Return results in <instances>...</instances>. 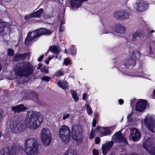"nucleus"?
Segmentation results:
<instances>
[{
	"label": "nucleus",
	"instance_id": "obj_1",
	"mask_svg": "<svg viewBox=\"0 0 155 155\" xmlns=\"http://www.w3.org/2000/svg\"><path fill=\"white\" fill-rule=\"evenodd\" d=\"M43 120V117L38 112L29 111L28 112L25 125L21 124L15 121H12L10 123V128L12 132L18 133L23 130L25 127L31 130L37 128Z\"/></svg>",
	"mask_w": 155,
	"mask_h": 155
},
{
	"label": "nucleus",
	"instance_id": "obj_2",
	"mask_svg": "<svg viewBox=\"0 0 155 155\" xmlns=\"http://www.w3.org/2000/svg\"><path fill=\"white\" fill-rule=\"evenodd\" d=\"M32 64L29 62H23L17 64L14 67L15 75L21 77L28 76L31 74L34 70Z\"/></svg>",
	"mask_w": 155,
	"mask_h": 155
},
{
	"label": "nucleus",
	"instance_id": "obj_3",
	"mask_svg": "<svg viewBox=\"0 0 155 155\" xmlns=\"http://www.w3.org/2000/svg\"><path fill=\"white\" fill-rule=\"evenodd\" d=\"M39 146L37 139L28 138L24 143V152L27 155H37L39 153Z\"/></svg>",
	"mask_w": 155,
	"mask_h": 155
},
{
	"label": "nucleus",
	"instance_id": "obj_4",
	"mask_svg": "<svg viewBox=\"0 0 155 155\" xmlns=\"http://www.w3.org/2000/svg\"><path fill=\"white\" fill-rule=\"evenodd\" d=\"M52 133L47 127L43 128L41 132V139L43 145L45 146L49 145L52 140Z\"/></svg>",
	"mask_w": 155,
	"mask_h": 155
},
{
	"label": "nucleus",
	"instance_id": "obj_5",
	"mask_svg": "<svg viewBox=\"0 0 155 155\" xmlns=\"http://www.w3.org/2000/svg\"><path fill=\"white\" fill-rule=\"evenodd\" d=\"M72 137L77 142H81L83 139V130L79 125L74 124L72 127Z\"/></svg>",
	"mask_w": 155,
	"mask_h": 155
},
{
	"label": "nucleus",
	"instance_id": "obj_6",
	"mask_svg": "<svg viewBox=\"0 0 155 155\" xmlns=\"http://www.w3.org/2000/svg\"><path fill=\"white\" fill-rule=\"evenodd\" d=\"M58 134L63 142L66 143L69 141L71 138L70 130L67 126H61L58 131Z\"/></svg>",
	"mask_w": 155,
	"mask_h": 155
},
{
	"label": "nucleus",
	"instance_id": "obj_7",
	"mask_svg": "<svg viewBox=\"0 0 155 155\" xmlns=\"http://www.w3.org/2000/svg\"><path fill=\"white\" fill-rule=\"evenodd\" d=\"M140 57V53L139 51H134L132 57L125 62L124 66L126 68H128L130 66L134 67L136 64V60H139Z\"/></svg>",
	"mask_w": 155,
	"mask_h": 155
},
{
	"label": "nucleus",
	"instance_id": "obj_8",
	"mask_svg": "<svg viewBox=\"0 0 155 155\" xmlns=\"http://www.w3.org/2000/svg\"><path fill=\"white\" fill-rule=\"evenodd\" d=\"M150 139L148 138L143 143V147L151 155H155V147H151Z\"/></svg>",
	"mask_w": 155,
	"mask_h": 155
},
{
	"label": "nucleus",
	"instance_id": "obj_9",
	"mask_svg": "<svg viewBox=\"0 0 155 155\" xmlns=\"http://www.w3.org/2000/svg\"><path fill=\"white\" fill-rule=\"evenodd\" d=\"M19 150V148L16 146L9 147L2 150V152H3L2 155H16Z\"/></svg>",
	"mask_w": 155,
	"mask_h": 155
},
{
	"label": "nucleus",
	"instance_id": "obj_10",
	"mask_svg": "<svg viewBox=\"0 0 155 155\" xmlns=\"http://www.w3.org/2000/svg\"><path fill=\"white\" fill-rule=\"evenodd\" d=\"M112 139L113 140L116 142H123L124 143H127V140L123 137L120 131L116 133L113 136Z\"/></svg>",
	"mask_w": 155,
	"mask_h": 155
},
{
	"label": "nucleus",
	"instance_id": "obj_11",
	"mask_svg": "<svg viewBox=\"0 0 155 155\" xmlns=\"http://www.w3.org/2000/svg\"><path fill=\"white\" fill-rule=\"evenodd\" d=\"M31 32L35 34L34 36L36 38H38L39 36L42 35H50L51 33L50 30L44 28H40Z\"/></svg>",
	"mask_w": 155,
	"mask_h": 155
},
{
	"label": "nucleus",
	"instance_id": "obj_12",
	"mask_svg": "<svg viewBox=\"0 0 155 155\" xmlns=\"http://www.w3.org/2000/svg\"><path fill=\"white\" fill-rule=\"evenodd\" d=\"M147 105L146 101L143 100H140L136 104L135 109L139 112L143 111L145 109Z\"/></svg>",
	"mask_w": 155,
	"mask_h": 155
},
{
	"label": "nucleus",
	"instance_id": "obj_13",
	"mask_svg": "<svg viewBox=\"0 0 155 155\" xmlns=\"http://www.w3.org/2000/svg\"><path fill=\"white\" fill-rule=\"evenodd\" d=\"M131 132L129 137L134 141H137L140 137V134L139 132L136 129H130Z\"/></svg>",
	"mask_w": 155,
	"mask_h": 155
},
{
	"label": "nucleus",
	"instance_id": "obj_14",
	"mask_svg": "<svg viewBox=\"0 0 155 155\" xmlns=\"http://www.w3.org/2000/svg\"><path fill=\"white\" fill-rule=\"evenodd\" d=\"M113 144V141H110L102 145V152L104 155H106L107 154V152L111 149Z\"/></svg>",
	"mask_w": 155,
	"mask_h": 155
},
{
	"label": "nucleus",
	"instance_id": "obj_15",
	"mask_svg": "<svg viewBox=\"0 0 155 155\" xmlns=\"http://www.w3.org/2000/svg\"><path fill=\"white\" fill-rule=\"evenodd\" d=\"M34 33L29 32L25 40V43L27 45L29 46L31 44V42L33 40L35 41L36 38L34 36Z\"/></svg>",
	"mask_w": 155,
	"mask_h": 155
},
{
	"label": "nucleus",
	"instance_id": "obj_16",
	"mask_svg": "<svg viewBox=\"0 0 155 155\" xmlns=\"http://www.w3.org/2000/svg\"><path fill=\"white\" fill-rule=\"evenodd\" d=\"M134 8L138 12H141L147 9L148 5L143 2H140L135 5Z\"/></svg>",
	"mask_w": 155,
	"mask_h": 155
},
{
	"label": "nucleus",
	"instance_id": "obj_17",
	"mask_svg": "<svg viewBox=\"0 0 155 155\" xmlns=\"http://www.w3.org/2000/svg\"><path fill=\"white\" fill-rule=\"evenodd\" d=\"M145 124L151 131L155 133V119H149L145 121Z\"/></svg>",
	"mask_w": 155,
	"mask_h": 155
},
{
	"label": "nucleus",
	"instance_id": "obj_18",
	"mask_svg": "<svg viewBox=\"0 0 155 155\" xmlns=\"http://www.w3.org/2000/svg\"><path fill=\"white\" fill-rule=\"evenodd\" d=\"M27 109L23 104H21L15 106H13L11 108L12 110L15 113L24 112Z\"/></svg>",
	"mask_w": 155,
	"mask_h": 155
},
{
	"label": "nucleus",
	"instance_id": "obj_19",
	"mask_svg": "<svg viewBox=\"0 0 155 155\" xmlns=\"http://www.w3.org/2000/svg\"><path fill=\"white\" fill-rule=\"evenodd\" d=\"M87 0H70V2L71 7L73 8L76 7L77 8L80 7L83 2Z\"/></svg>",
	"mask_w": 155,
	"mask_h": 155
},
{
	"label": "nucleus",
	"instance_id": "obj_20",
	"mask_svg": "<svg viewBox=\"0 0 155 155\" xmlns=\"http://www.w3.org/2000/svg\"><path fill=\"white\" fill-rule=\"evenodd\" d=\"M143 33L141 31H138L135 32L132 35V40L135 41L137 40V37L140 38L143 36Z\"/></svg>",
	"mask_w": 155,
	"mask_h": 155
},
{
	"label": "nucleus",
	"instance_id": "obj_21",
	"mask_svg": "<svg viewBox=\"0 0 155 155\" xmlns=\"http://www.w3.org/2000/svg\"><path fill=\"white\" fill-rule=\"evenodd\" d=\"M126 28L120 24H118L115 26V31L116 32L120 34H124L125 33Z\"/></svg>",
	"mask_w": 155,
	"mask_h": 155
},
{
	"label": "nucleus",
	"instance_id": "obj_22",
	"mask_svg": "<svg viewBox=\"0 0 155 155\" xmlns=\"http://www.w3.org/2000/svg\"><path fill=\"white\" fill-rule=\"evenodd\" d=\"M49 50L54 54H58L61 51L59 46L53 45L51 46L49 48Z\"/></svg>",
	"mask_w": 155,
	"mask_h": 155
},
{
	"label": "nucleus",
	"instance_id": "obj_23",
	"mask_svg": "<svg viewBox=\"0 0 155 155\" xmlns=\"http://www.w3.org/2000/svg\"><path fill=\"white\" fill-rule=\"evenodd\" d=\"M31 94H34L35 95V94L33 92V91L30 90H26L23 91L21 92V94L23 97L29 98Z\"/></svg>",
	"mask_w": 155,
	"mask_h": 155
},
{
	"label": "nucleus",
	"instance_id": "obj_24",
	"mask_svg": "<svg viewBox=\"0 0 155 155\" xmlns=\"http://www.w3.org/2000/svg\"><path fill=\"white\" fill-rule=\"evenodd\" d=\"M58 85L63 89H66L68 87V84L66 81L60 80L57 83Z\"/></svg>",
	"mask_w": 155,
	"mask_h": 155
},
{
	"label": "nucleus",
	"instance_id": "obj_25",
	"mask_svg": "<svg viewBox=\"0 0 155 155\" xmlns=\"http://www.w3.org/2000/svg\"><path fill=\"white\" fill-rule=\"evenodd\" d=\"M27 56V54H15L14 58L15 60L16 61H20L23 59Z\"/></svg>",
	"mask_w": 155,
	"mask_h": 155
},
{
	"label": "nucleus",
	"instance_id": "obj_26",
	"mask_svg": "<svg viewBox=\"0 0 155 155\" xmlns=\"http://www.w3.org/2000/svg\"><path fill=\"white\" fill-rule=\"evenodd\" d=\"M122 15L121 20H125L129 18L130 14L127 11L122 10Z\"/></svg>",
	"mask_w": 155,
	"mask_h": 155
},
{
	"label": "nucleus",
	"instance_id": "obj_27",
	"mask_svg": "<svg viewBox=\"0 0 155 155\" xmlns=\"http://www.w3.org/2000/svg\"><path fill=\"white\" fill-rule=\"evenodd\" d=\"M64 155H78V154L76 151L71 148H69L65 152Z\"/></svg>",
	"mask_w": 155,
	"mask_h": 155
},
{
	"label": "nucleus",
	"instance_id": "obj_28",
	"mask_svg": "<svg viewBox=\"0 0 155 155\" xmlns=\"http://www.w3.org/2000/svg\"><path fill=\"white\" fill-rule=\"evenodd\" d=\"M122 10L119 11L115 12L113 14V17L117 19L121 20V18L122 16Z\"/></svg>",
	"mask_w": 155,
	"mask_h": 155
},
{
	"label": "nucleus",
	"instance_id": "obj_29",
	"mask_svg": "<svg viewBox=\"0 0 155 155\" xmlns=\"http://www.w3.org/2000/svg\"><path fill=\"white\" fill-rule=\"evenodd\" d=\"M43 12V10L42 8H41L36 12L32 13L33 18H39L40 17Z\"/></svg>",
	"mask_w": 155,
	"mask_h": 155
},
{
	"label": "nucleus",
	"instance_id": "obj_30",
	"mask_svg": "<svg viewBox=\"0 0 155 155\" xmlns=\"http://www.w3.org/2000/svg\"><path fill=\"white\" fill-rule=\"evenodd\" d=\"M7 24V22L0 19V33L4 31V28L6 26Z\"/></svg>",
	"mask_w": 155,
	"mask_h": 155
},
{
	"label": "nucleus",
	"instance_id": "obj_31",
	"mask_svg": "<svg viewBox=\"0 0 155 155\" xmlns=\"http://www.w3.org/2000/svg\"><path fill=\"white\" fill-rule=\"evenodd\" d=\"M114 28L113 27L107 26L105 28V30L103 32V33L107 34L109 33H111L114 31Z\"/></svg>",
	"mask_w": 155,
	"mask_h": 155
},
{
	"label": "nucleus",
	"instance_id": "obj_32",
	"mask_svg": "<svg viewBox=\"0 0 155 155\" xmlns=\"http://www.w3.org/2000/svg\"><path fill=\"white\" fill-rule=\"evenodd\" d=\"M71 91L72 97L74 100L76 101H78V100L79 97L78 96L77 94L74 91Z\"/></svg>",
	"mask_w": 155,
	"mask_h": 155
},
{
	"label": "nucleus",
	"instance_id": "obj_33",
	"mask_svg": "<svg viewBox=\"0 0 155 155\" xmlns=\"http://www.w3.org/2000/svg\"><path fill=\"white\" fill-rule=\"evenodd\" d=\"M70 52L71 54L75 55L76 52V48L74 46H72L70 49Z\"/></svg>",
	"mask_w": 155,
	"mask_h": 155
},
{
	"label": "nucleus",
	"instance_id": "obj_34",
	"mask_svg": "<svg viewBox=\"0 0 155 155\" xmlns=\"http://www.w3.org/2000/svg\"><path fill=\"white\" fill-rule=\"evenodd\" d=\"M86 110L87 111L88 114H90L92 113V110L91 107L88 104L86 105Z\"/></svg>",
	"mask_w": 155,
	"mask_h": 155
},
{
	"label": "nucleus",
	"instance_id": "obj_35",
	"mask_svg": "<svg viewBox=\"0 0 155 155\" xmlns=\"http://www.w3.org/2000/svg\"><path fill=\"white\" fill-rule=\"evenodd\" d=\"M110 133V130L108 128H106L104 132H102V134L104 136L108 135Z\"/></svg>",
	"mask_w": 155,
	"mask_h": 155
},
{
	"label": "nucleus",
	"instance_id": "obj_36",
	"mask_svg": "<svg viewBox=\"0 0 155 155\" xmlns=\"http://www.w3.org/2000/svg\"><path fill=\"white\" fill-rule=\"evenodd\" d=\"M51 78L50 77L45 76L42 77V80L45 82H48L50 80Z\"/></svg>",
	"mask_w": 155,
	"mask_h": 155
},
{
	"label": "nucleus",
	"instance_id": "obj_37",
	"mask_svg": "<svg viewBox=\"0 0 155 155\" xmlns=\"http://www.w3.org/2000/svg\"><path fill=\"white\" fill-rule=\"evenodd\" d=\"M63 75V73L61 71H58L54 74V75L57 76H61Z\"/></svg>",
	"mask_w": 155,
	"mask_h": 155
},
{
	"label": "nucleus",
	"instance_id": "obj_38",
	"mask_svg": "<svg viewBox=\"0 0 155 155\" xmlns=\"http://www.w3.org/2000/svg\"><path fill=\"white\" fill-rule=\"evenodd\" d=\"M14 53V51L11 49H9L8 51V54L9 56H12Z\"/></svg>",
	"mask_w": 155,
	"mask_h": 155
},
{
	"label": "nucleus",
	"instance_id": "obj_39",
	"mask_svg": "<svg viewBox=\"0 0 155 155\" xmlns=\"http://www.w3.org/2000/svg\"><path fill=\"white\" fill-rule=\"evenodd\" d=\"M33 18V15L31 13V14H28L25 16L24 18L26 20H27L29 19L30 18Z\"/></svg>",
	"mask_w": 155,
	"mask_h": 155
},
{
	"label": "nucleus",
	"instance_id": "obj_40",
	"mask_svg": "<svg viewBox=\"0 0 155 155\" xmlns=\"http://www.w3.org/2000/svg\"><path fill=\"white\" fill-rule=\"evenodd\" d=\"M4 112L2 110L0 109V122L2 120V118L4 116Z\"/></svg>",
	"mask_w": 155,
	"mask_h": 155
},
{
	"label": "nucleus",
	"instance_id": "obj_41",
	"mask_svg": "<svg viewBox=\"0 0 155 155\" xmlns=\"http://www.w3.org/2000/svg\"><path fill=\"white\" fill-rule=\"evenodd\" d=\"M33 92L35 94V95L34 94H31L30 95V97H33V98H36V99H38V95H37V94L34 91H33Z\"/></svg>",
	"mask_w": 155,
	"mask_h": 155
},
{
	"label": "nucleus",
	"instance_id": "obj_42",
	"mask_svg": "<svg viewBox=\"0 0 155 155\" xmlns=\"http://www.w3.org/2000/svg\"><path fill=\"white\" fill-rule=\"evenodd\" d=\"M64 64L66 65H68L70 63V60L68 58H66L65 59L64 61Z\"/></svg>",
	"mask_w": 155,
	"mask_h": 155
},
{
	"label": "nucleus",
	"instance_id": "obj_43",
	"mask_svg": "<svg viewBox=\"0 0 155 155\" xmlns=\"http://www.w3.org/2000/svg\"><path fill=\"white\" fill-rule=\"evenodd\" d=\"M93 155H98V150L96 149H94L93 150Z\"/></svg>",
	"mask_w": 155,
	"mask_h": 155
},
{
	"label": "nucleus",
	"instance_id": "obj_44",
	"mask_svg": "<svg viewBox=\"0 0 155 155\" xmlns=\"http://www.w3.org/2000/svg\"><path fill=\"white\" fill-rule=\"evenodd\" d=\"M95 143L97 144H99L100 142V139L99 137H97L95 139Z\"/></svg>",
	"mask_w": 155,
	"mask_h": 155
},
{
	"label": "nucleus",
	"instance_id": "obj_45",
	"mask_svg": "<svg viewBox=\"0 0 155 155\" xmlns=\"http://www.w3.org/2000/svg\"><path fill=\"white\" fill-rule=\"evenodd\" d=\"M44 17L45 18L48 19L51 18V15L48 14H45L44 15Z\"/></svg>",
	"mask_w": 155,
	"mask_h": 155
},
{
	"label": "nucleus",
	"instance_id": "obj_46",
	"mask_svg": "<svg viewBox=\"0 0 155 155\" xmlns=\"http://www.w3.org/2000/svg\"><path fill=\"white\" fill-rule=\"evenodd\" d=\"M41 72H44L45 74H47L48 73V70L45 68H43L41 69Z\"/></svg>",
	"mask_w": 155,
	"mask_h": 155
},
{
	"label": "nucleus",
	"instance_id": "obj_47",
	"mask_svg": "<svg viewBox=\"0 0 155 155\" xmlns=\"http://www.w3.org/2000/svg\"><path fill=\"white\" fill-rule=\"evenodd\" d=\"M64 27L62 25H60L59 30L60 32H63L64 30Z\"/></svg>",
	"mask_w": 155,
	"mask_h": 155
},
{
	"label": "nucleus",
	"instance_id": "obj_48",
	"mask_svg": "<svg viewBox=\"0 0 155 155\" xmlns=\"http://www.w3.org/2000/svg\"><path fill=\"white\" fill-rule=\"evenodd\" d=\"M144 76V74L143 72H140L137 75H136V76L143 77Z\"/></svg>",
	"mask_w": 155,
	"mask_h": 155
},
{
	"label": "nucleus",
	"instance_id": "obj_49",
	"mask_svg": "<svg viewBox=\"0 0 155 155\" xmlns=\"http://www.w3.org/2000/svg\"><path fill=\"white\" fill-rule=\"evenodd\" d=\"M96 120L95 119H94L92 122V126L93 127L96 126Z\"/></svg>",
	"mask_w": 155,
	"mask_h": 155
},
{
	"label": "nucleus",
	"instance_id": "obj_50",
	"mask_svg": "<svg viewBox=\"0 0 155 155\" xmlns=\"http://www.w3.org/2000/svg\"><path fill=\"white\" fill-rule=\"evenodd\" d=\"M44 54H43L38 59V61H41V60L44 58Z\"/></svg>",
	"mask_w": 155,
	"mask_h": 155
},
{
	"label": "nucleus",
	"instance_id": "obj_51",
	"mask_svg": "<svg viewBox=\"0 0 155 155\" xmlns=\"http://www.w3.org/2000/svg\"><path fill=\"white\" fill-rule=\"evenodd\" d=\"M87 97V94L85 93H84L83 95V99L84 100H85L86 99Z\"/></svg>",
	"mask_w": 155,
	"mask_h": 155
},
{
	"label": "nucleus",
	"instance_id": "obj_52",
	"mask_svg": "<svg viewBox=\"0 0 155 155\" xmlns=\"http://www.w3.org/2000/svg\"><path fill=\"white\" fill-rule=\"evenodd\" d=\"M69 114H67L66 115L64 116L63 117V119L64 120L66 119L67 118L69 117Z\"/></svg>",
	"mask_w": 155,
	"mask_h": 155
},
{
	"label": "nucleus",
	"instance_id": "obj_53",
	"mask_svg": "<svg viewBox=\"0 0 155 155\" xmlns=\"http://www.w3.org/2000/svg\"><path fill=\"white\" fill-rule=\"evenodd\" d=\"M124 102L123 100L122 99H120L119 100V103L121 105L123 104Z\"/></svg>",
	"mask_w": 155,
	"mask_h": 155
},
{
	"label": "nucleus",
	"instance_id": "obj_54",
	"mask_svg": "<svg viewBox=\"0 0 155 155\" xmlns=\"http://www.w3.org/2000/svg\"><path fill=\"white\" fill-rule=\"evenodd\" d=\"M149 54H153L152 52V47L151 46H150L149 48Z\"/></svg>",
	"mask_w": 155,
	"mask_h": 155
},
{
	"label": "nucleus",
	"instance_id": "obj_55",
	"mask_svg": "<svg viewBox=\"0 0 155 155\" xmlns=\"http://www.w3.org/2000/svg\"><path fill=\"white\" fill-rule=\"evenodd\" d=\"M42 64H38V66L37 68V70L41 68L42 67Z\"/></svg>",
	"mask_w": 155,
	"mask_h": 155
},
{
	"label": "nucleus",
	"instance_id": "obj_56",
	"mask_svg": "<svg viewBox=\"0 0 155 155\" xmlns=\"http://www.w3.org/2000/svg\"><path fill=\"white\" fill-rule=\"evenodd\" d=\"M132 114L131 113H130L127 115V118L128 120H129L131 118V116Z\"/></svg>",
	"mask_w": 155,
	"mask_h": 155
},
{
	"label": "nucleus",
	"instance_id": "obj_57",
	"mask_svg": "<svg viewBox=\"0 0 155 155\" xmlns=\"http://www.w3.org/2000/svg\"><path fill=\"white\" fill-rule=\"evenodd\" d=\"M54 56H49V58H48V60H51L52 58H54Z\"/></svg>",
	"mask_w": 155,
	"mask_h": 155
},
{
	"label": "nucleus",
	"instance_id": "obj_58",
	"mask_svg": "<svg viewBox=\"0 0 155 155\" xmlns=\"http://www.w3.org/2000/svg\"><path fill=\"white\" fill-rule=\"evenodd\" d=\"M64 23H65L64 21H61V22L60 25H63Z\"/></svg>",
	"mask_w": 155,
	"mask_h": 155
},
{
	"label": "nucleus",
	"instance_id": "obj_59",
	"mask_svg": "<svg viewBox=\"0 0 155 155\" xmlns=\"http://www.w3.org/2000/svg\"><path fill=\"white\" fill-rule=\"evenodd\" d=\"M50 60H46V61L45 63L47 64H49V61Z\"/></svg>",
	"mask_w": 155,
	"mask_h": 155
},
{
	"label": "nucleus",
	"instance_id": "obj_60",
	"mask_svg": "<svg viewBox=\"0 0 155 155\" xmlns=\"http://www.w3.org/2000/svg\"><path fill=\"white\" fill-rule=\"evenodd\" d=\"M100 128V127L99 126H97L96 128V129L97 130H99Z\"/></svg>",
	"mask_w": 155,
	"mask_h": 155
},
{
	"label": "nucleus",
	"instance_id": "obj_61",
	"mask_svg": "<svg viewBox=\"0 0 155 155\" xmlns=\"http://www.w3.org/2000/svg\"><path fill=\"white\" fill-rule=\"evenodd\" d=\"M130 155H137V154L136 153H132L130 154Z\"/></svg>",
	"mask_w": 155,
	"mask_h": 155
},
{
	"label": "nucleus",
	"instance_id": "obj_62",
	"mask_svg": "<svg viewBox=\"0 0 155 155\" xmlns=\"http://www.w3.org/2000/svg\"><path fill=\"white\" fill-rule=\"evenodd\" d=\"M155 32V31L154 30H151V31H150V32L151 33H153Z\"/></svg>",
	"mask_w": 155,
	"mask_h": 155
},
{
	"label": "nucleus",
	"instance_id": "obj_63",
	"mask_svg": "<svg viewBox=\"0 0 155 155\" xmlns=\"http://www.w3.org/2000/svg\"><path fill=\"white\" fill-rule=\"evenodd\" d=\"M5 1V2H10L11 0H4Z\"/></svg>",
	"mask_w": 155,
	"mask_h": 155
},
{
	"label": "nucleus",
	"instance_id": "obj_64",
	"mask_svg": "<svg viewBox=\"0 0 155 155\" xmlns=\"http://www.w3.org/2000/svg\"><path fill=\"white\" fill-rule=\"evenodd\" d=\"M153 94L155 97V90H154L153 91Z\"/></svg>",
	"mask_w": 155,
	"mask_h": 155
}]
</instances>
